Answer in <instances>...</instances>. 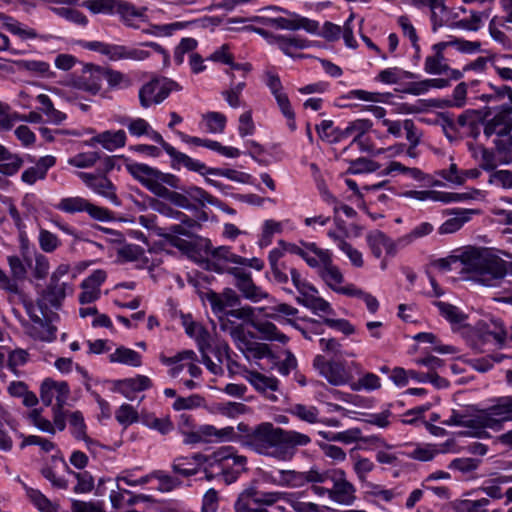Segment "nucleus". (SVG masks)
I'll list each match as a JSON object with an SVG mask.
<instances>
[{
  "label": "nucleus",
  "instance_id": "052dcab7",
  "mask_svg": "<svg viewBox=\"0 0 512 512\" xmlns=\"http://www.w3.org/2000/svg\"><path fill=\"white\" fill-rule=\"evenodd\" d=\"M434 227L428 222H422L417 225L410 233L399 238V244H411L416 239L425 237L432 233Z\"/></svg>",
  "mask_w": 512,
  "mask_h": 512
},
{
  "label": "nucleus",
  "instance_id": "e433bc0d",
  "mask_svg": "<svg viewBox=\"0 0 512 512\" xmlns=\"http://www.w3.org/2000/svg\"><path fill=\"white\" fill-rule=\"evenodd\" d=\"M142 423L150 429L158 431L162 435L169 434L174 429L170 416L157 417L152 413H144L141 416Z\"/></svg>",
  "mask_w": 512,
  "mask_h": 512
},
{
  "label": "nucleus",
  "instance_id": "a878e982",
  "mask_svg": "<svg viewBox=\"0 0 512 512\" xmlns=\"http://www.w3.org/2000/svg\"><path fill=\"white\" fill-rule=\"evenodd\" d=\"M147 11L146 7L137 8L130 2L124 0H117L115 13L118 14L126 26L132 28H138V26L134 23V20L137 18L145 17V12Z\"/></svg>",
  "mask_w": 512,
  "mask_h": 512
},
{
  "label": "nucleus",
  "instance_id": "09e8293b",
  "mask_svg": "<svg viewBox=\"0 0 512 512\" xmlns=\"http://www.w3.org/2000/svg\"><path fill=\"white\" fill-rule=\"evenodd\" d=\"M450 67L446 63L444 55H429L425 59L424 71L432 75H442L448 73Z\"/></svg>",
  "mask_w": 512,
  "mask_h": 512
},
{
  "label": "nucleus",
  "instance_id": "603ef678",
  "mask_svg": "<svg viewBox=\"0 0 512 512\" xmlns=\"http://www.w3.org/2000/svg\"><path fill=\"white\" fill-rule=\"evenodd\" d=\"M435 305L438 307L440 314L452 324H461L467 318L459 308L452 304L437 301L435 302Z\"/></svg>",
  "mask_w": 512,
  "mask_h": 512
},
{
  "label": "nucleus",
  "instance_id": "2f4dec72",
  "mask_svg": "<svg viewBox=\"0 0 512 512\" xmlns=\"http://www.w3.org/2000/svg\"><path fill=\"white\" fill-rule=\"evenodd\" d=\"M270 43L276 44L286 55L293 56L294 50L304 49L309 46V41L299 36H271Z\"/></svg>",
  "mask_w": 512,
  "mask_h": 512
},
{
  "label": "nucleus",
  "instance_id": "69168bd1",
  "mask_svg": "<svg viewBox=\"0 0 512 512\" xmlns=\"http://www.w3.org/2000/svg\"><path fill=\"white\" fill-rule=\"evenodd\" d=\"M380 165L367 158H358L351 161L348 171L352 174H360L366 172H374L379 169Z\"/></svg>",
  "mask_w": 512,
  "mask_h": 512
},
{
  "label": "nucleus",
  "instance_id": "f8f14e48",
  "mask_svg": "<svg viewBox=\"0 0 512 512\" xmlns=\"http://www.w3.org/2000/svg\"><path fill=\"white\" fill-rule=\"evenodd\" d=\"M313 367L333 386L350 384L353 375L346 367L345 362L327 360L323 355H316Z\"/></svg>",
  "mask_w": 512,
  "mask_h": 512
},
{
  "label": "nucleus",
  "instance_id": "423d86ee",
  "mask_svg": "<svg viewBox=\"0 0 512 512\" xmlns=\"http://www.w3.org/2000/svg\"><path fill=\"white\" fill-rule=\"evenodd\" d=\"M182 87L168 78H153L139 89V102L142 108L162 103L172 91H180Z\"/></svg>",
  "mask_w": 512,
  "mask_h": 512
},
{
  "label": "nucleus",
  "instance_id": "774afa93",
  "mask_svg": "<svg viewBox=\"0 0 512 512\" xmlns=\"http://www.w3.org/2000/svg\"><path fill=\"white\" fill-rule=\"evenodd\" d=\"M72 512H105L103 502H85L81 500H73L71 505Z\"/></svg>",
  "mask_w": 512,
  "mask_h": 512
},
{
  "label": "nucleus",
  "instance_id": "bf43d9fd",
  "mask_svg": "<svg viewBox=\"0 0 512 512\" xmlns=\"http://www.w3.org/2000/svg\"><path fill=\"white\" fill-rule=\"evenodd\" d=\"M350 98H356L368 102L390 103L391 93L368 92L365 90H352Z\"/></svg>",
  "mask_w": 512,
  "mask_h": 512
},
{
  "label": "nucleus",
  "instance_id": "c9c22d12",
  "mask_svg": "<svg viewBox=\"0 0 512 512\" xmlns=\"http://www.w3.org/2000/svg\"><path fill=\"white\" fill-rule=\"evenodd\" d=\"M246 379L259 392L278 390L279 381L275 377H268L257 371H249Z\"/></svg>",
  "mask_w": 512,
  "mask_h": 512
},
{
  "label": "nucleus",
  "instance_id": "4d7b16f0",
  "mask_svg": "<svg viewBox=\"0 0 512 512\" xmlns=\"http://www.w3.org/2000/svg\"><path fill=\"white\" fill-rule=\"evenodd\" d=\"M101 158V153L97 151L83 152L69 158L68 163L77 168H89Z\"/></svg>",
  "mask_w": 512,
  "mask_h": 512
},
{
  "label": "nucleus",
  "instance_id": "39448f33",
  "mask_svg": "<svg viewBox=\"0 0 512 512\" xmlns=\"http://www.w3.org/2000/svg\"><path fill=\"white\" fill-rule=\"evenodd\" d=\"M80 45L84 49L106 56L110 61H144L150 57L149 51L126 45L110 44L102 41H81Z\"/></svg>",
  "mask_w": 512,
  "mask_h": 512
},
{
  "label": "nucleus",
  "instance_id": "473e14b6",
  "mask_svg": "<svg viewBox=\"0 0 512 512\" xmlns=\"http://www.w3.org/2000/svg\"><path fill=\"white\" fill-rule=\"evenodd\" d=\"M185 332L197 342L200 352H204L211 347V336L209 332L199 323L184 320Z\"/></svg>",
  "mask_w": 512,
  "mask_h": 512
},
{
  "label": "nucleus",
  "instance_id": "ddd939ff",
  "mask_svg": "<svg viewBox=\"0 0 512 512\" xmlns=\"http://www.w3.org/2000/svg\"><path fill=\"white\" fill-rule=\"evenodd\" d=\"M104 79V66L87 63L83 66L80 74H73L69 84L92 96L97 95L102 88Z\"/></svg>",
  "mask_w": 512,
  "mask_h": 512
},
{
  "label": "nucleus",
  "instance_id": "13d9d810",
  "mask_svg": "<svg viewBox=\"0 0 512 512\" xmlns=\"http://www.w3.org/2000/svg\"><path fill=\"white\" fill-rule=\"evenodd\" d=\"M151 476L152 479L159 481L157 489L161 492H170L181 484L177 477L170 476L161 470L153 471Z\"/></svg>",
  "mask_w": 512,
  "mask_h": 512
},
{
  "label": "nucleus",
  "instance_id": "49530a36",
  "mask_svg": "<svg viewBox=\"0 0 512 512\" xmlns=\"http://www.w3.org/2000/svg\"><path fill=\"white\" fill-rule=\"evenodd\" d=\"M202 121L207 132L218 134L225 130L227 118L220 112H207L202 116Z\"/></svg>",
  "mask_w": 512,
  "mask_h": 512
},
{
  "label": "nucleus",
  "instance_id": "0eeeda50",
  "mask_svg": "<svg viewBox=\"0 0 512 512\" xmlns=\"http://www.w3.org/2000/svg\"><path fill=\"white\" fill-rule=\"evenodd\" d=\"M319 476L321 480L317 483L332 484L331 487V500L341 504H351L355 500V487L346 479V473L342 469H331L320 471Z\"/></svg>",
  "mask_w": 512,
  "mask_h": 512
},
{
  "label": "nucleus",
  "instance_id": "e2e57ef3",
  "mask_svg": "<svg viewBox=\"0 0 512 512\" xmlns=\"http://www.w3.org/2000/svg\"><path fill=\"white\" fill-rule=\"evenodd\" d=\"M69 424L71 433L76 439H86V425L83 414L80 411H74L70 414Z\"/></svg>",
  "mask_w": 512,
  "mask_h": 512
},
{
  "label": "nucleus",
  "instance_id": "4c0bfd02",
  "mask_svg": "<svg viewBox=\"0 0 512 512\" xmlns=\"http://www.w3.org/2000/svg\"><path fill=\"white\" fill-rule=\"evenodd\" d=\"M504 30H512V27L510 26V23L508 21V16L493 17L489 23V33L495 41L503 45H506L509 43V38L504 32Z\"/></svg>",
  "mask_w": 512,
  "mask_h": 512
},
{
  "label": "nucleus",
  "instance_id": "7c9ffc66",
  "mask_svg": "<svg viewBox=\"0 0 512 512\" xmlns=\"http://www.w3.org/2000/svg\"><path fill=\"white\" fill-rule=\"evenodd\" d=\"M283 255V251L277 248L272 249L268 255L273 278L279 284H286L289 280L287 274L288 265L285 262H280Z\"/></svg>",
  "mask_w": 512,
  "mask_h": 512
},
{
  "label": "nucleus",
  "instance_id": "1a4fd4ad",
  "mask_svg": "<svg viewBox=\"0 0 512 512\" xmlns=\"http://www.w3.org/2000/svg\"><path fill=\"white\" fill-rule=\"evenodd\" d=\"M512 421V395L495 398L493 404L478 414L479 426L498 430Z\"/></svg>",
  "mask_w": 512,
  "mask_h": 512
},
{
  "label": "nucleus",
  "instance_id": "58836bf2",
  "mask_svg": "<svg viewBox=\"0 0 512 512\" xmlns=\"http://www.w3.org/2000/svg\"><path fill=\"white\" fill-rule=\"evenodd\" d=\"M109 361L139 367L141 365V355L132 349L121 346L109 355Z\"/></svg>",
  "mask_w": 512,
  "mask_h": 512
},
{
  "label": "nucleus",
  "instance_id": "72a5a7b5",
  "mask_svg": "<svg viewBox=\"0 0 512 512\" xmlns=\"http://www.w3.org/2000/svg\"><path fill=\"white\" fill-rule=\"evenodd\" d=\"M203 442L232 441L235 438V430L232 426L221 429L213 425H202L199 427Z\"/></svg>",
  "mask_w": 512,
  "mask_h": 512
},
{
  "label": "nucleus",
  "instance_id": "4be33fe9",
  "mask_svg": "<svg viewBox=\"0 0 512 512\" xmlns=\"http://www.w3.org/2000/svg\"><path fill=\"white\" fill-rule=\"evenodd\" d=\"M411 4L417 9L430 13L433 31L444 24L447 15L444 0H411Z\"/></svg>",
  "mask_w": 512,
  "mask_h": 512
},
{
  "label": "nucleus",
  "instance_id": "de8ad7c7",
  "mask_svg": "<svg viewBox=\"0 0 512 512\" xmlns=\"http://www.w3.org/2000/svg\"><path fill=\"white\" fill-rule=\"evenodd\" d=\"M26 494L34 506L41 512H57V506L54 505L39 490L26 487Z\"/></svg>",
  "mask_w": 512,
  "mask_h": 512
},
{
  "label": "nucleus",
  "instance_id": "3c124183",
  "mask_svg": "<svg viewBox=\"0 0 512 512\" xmlns=\"http://www.w3.org/2000/svg\"><path fill=\"white\" fill-rule=\"evenodd\" d=\"M397 23L400 26L403 35L410 40L411 45L415 50L416 56L419 57V54H420V46L418 43L419 38H418L416 29L413 26L411 20L409 19L408 16L401 15L398 17Z\"/></svg>",
  "mask_w": 512,
  "mask_h": 512
},
{
  "label": "nucleus",
  "instance_id": "338daca9",
  "mask_svg": "<svg viewBox=\"0 0 512 512\" xmlns=\"http://www.w3.org/2000/svg\"><path fill=\"white\" fill-rule=\"evenodd\" d=\"M488 183L504 189L512 188V172L510 170H493Z\"/></svg>",
  "mask_w": 512,
  "mask_h": 512
},
{
  "label": "nucleus",
  "instance_id": "a18cd8bd",
  "mask_svg": "<svg viewBox=\"0 0 512 512\" xmlns=\"http://www.w3.org/2000/svg\"><path fill=\"white\" fill-rule=\"evenodd\" d=\"M255 329L261 334V337L269 341H278L280 343H286L288 337L281 333L275 324L269 321L258 322L254 324Z\"/></svg>",
  "mask_w": 512,
  "mask_h": 512
},
{
  "label": "nucleus",
  "instance_id": "20e7f679",
  "mask_svg": "<svg viewBox=\"0 0 512 512\" xmlns=\"http://www.w3.org/2000/svg\"><path fill=\"white\" fill-rule=\"evenodd\" d=\"M209 465L222 475L226 484L235 482L246 470L247 458L239 455L232 446L221 447L208 458Z\"/></svg>",
  "mask_w": 512,
  "mask_h": 512
},
{
  "label": "nucleus",
  "instance_id": "c756f323",
  "mask_svg": "<svg viewBox=\"0 0 512 512\" xmlns=\"http://www.w3.org/2000/svg\"><path fill=\"white\" fill-rule=\"evenodd\" d=\"M91 141L101 144L108 151H114L125 146L126 133L124 130L104 131L94 136Z\"/></svg>",
  "mask_w": 512,
  "mask_h": 512
},
{
  "label": "nucleus",
  "instance_id": "9d476101",
  "mask_svg": "<svg viewBox=\"0 0 512 512\" xmlns=\"http://www.w3.org/2000/svg\"><path fill=\"white\" fill-rule=\"evenodd\" d=\"M507 341L512 342V325L506 330L500 320H492L490 324L479 328L473 348L479 352H485L486 344L492 343L497 348H502Z\"/></svg>",
  "mask_w": 512,
  "mask_h": 512
},
{
  "label": "nucleus",
  "instance_id": "b1692460",
  "mask_svg": "<svg viewBox=\"0 0 512 512\" xmlns=\"http://www.w3.org/2000/svg\"><path fill=\"white\" fill-rule=\"evenodd\" d=\"M477 210L473 209H454L451 210L448 218L440 227L438 232L440 234H451L460 230L465 223L471 220L472 215L477 214Z\"/></svg>",
  "mask_w": 512,
  "mask_h": 512
},
{
  "label": "nucleus",
  "instance_id": "393cba45",
  "mask_svg": "<svg viewBox=\"0 0 512 512\" xmlns=\"http://www.w3.org/2000/svg\"><path fill=\"white\" fill-rule=\"evenodd\" d=\"M42 316L35 318L32 325L28 328V334L36 340L51 342L56 338V327L46 319L45 313Z\"/></svg>",
  "mask_w": 512,
  "mask_h": 512
},
{
  "label": "nucleus",
  "instance_id": "c85d7f7f",
  "mask_svg": "<svg viewBox=\"0 0 512 512\" xmlns=\"http://www.w3.org/2000/svg\"><path fill=\"white\" fill-rule=\"evenodd\" d=\"M172 159L173 167L183 166L190 171L198 172L202 175L208 174L209 168L199 160L193 159L185 153L177 151L174 147L170 148L169 154Z\"/></svg>",
  "mask_w": 512,
  "mask_h": 512
},
{
  "label": "nucleus",
  "instance_id": "864d4df0",
  "mask_svg": "<svg viewBox=\"0 0 512 512\" xmlns=\"http://www.w3.org/2000/svg\"><path fill=\"white\" fill-rule=\"evenodd\" d=\"M50 10L55 15L77 25L85 26L88 23L87 17L77 9L71 7H50Z\"/></svg>",
  "mask_w": 512,
  "mask_h": 512
},
{
  "label": "nucleus",
  "instance_id": "dca6fc26",
  "mask_svg": "<svg viewBox=\"0 0 512 512\" xmlns=\"http://www.w3.org/2000/svg\"><path fill=\"white\" fill-rule=\"evenodd\" d=\"M490 87V93H485L480 96L482 101L492 104L485 113V117H488L492 111L507 110L508 108L511 109L512 112V88L505 84H491Z\"/></svg>",
  "mask_w": 512,
  "mask_h": 512
},
{
  "label": "nucleus",
  "instance_id": "5fc2aeb1",
  "mask_svg": "<svg viewBox=\"0 0 512 512\" xmlns=\"http://www.w3.org/2000/svg\"><path fill=\"white\" fill-rule=\"evenodd\" d=\"M350 387L353 391L376 390L381 387L380 378L374 373L367 372L358 381L351 382Z\"/></svg>",
  "mask_w": 512,
  "mask_h": 512
},
{
  "label": "nucleus",
  "instance_id": "8fccbe9b",
  "mask_svg": "<svg viewBox=\"0 0 512 512\" xmlns=\"http://www.w3.org/2000/svg\"><path fill=\"white\" fill-rule=\"evenodd\" d=\"M62 461L65 462L63 459H62ZM64 464L66 466V471L69 474H72L77 479V485L74 487L75 493H78V494L89 493L93 490L94 478L92 477V475L89 472H87V471L75 472V471H72L67 466L66 463H64Z\"/></svg>",
  "mask_w": 512,
  "mask_h": 512
},
{
  "label": "nucleus",
  "instance_id": "cd10ccee",
  "mask_svg": "<svg viewBox=\"0 0 512 512\" xmlns=\"http://www.w3.org/2000/svg\"><path fill=\"white\" fill-rule=\"evenodd\" d=\"M151 386V380L144 375H138L135 378H129L117 381L116 390L128 399H133L132 394L148 389Z\"/></svg>",
  "mask_w": 512,
  "mask_h": 512
},
{
  "label": "nucleus",
  "instance_id": "412c9836",
  "mask_svg": "<svg viewBox=\"0 0 512 512\" xmlns=\"http://www.w3.org/2000/svg\"><path fill=\"white\" fill-rule=\"evenodd\" d=\"M281 474V487H302L306 483H317V480H321L319 476V470L311 468L305 472H299L295 470H280Z\"/></svg>",
  "mask_w": 512,
  "mask_h": 512
},
{
  "label": "nucleus",
  "instance_id": "a211bd4d",
  "mask_svg": "<svg viewBox=\"0 0 512 512\" xmlns=\"http://www.w3.org/2000/svg\"><path fill=\"white\" fill-rule=\"evenodd\" d=\"M297 291L299 293L296 297L297 303L312 310L313 313L322 312L329 315L334 314V310L330 303L318 296V290L310 283L300 289H297Z\"/></svg>",
  "mask_w": 512,
  "mask_h": 512
},
{
  "label": "nucleus",
  "instance_id": "f03ea898",
  "mask_svg": "<svg viewBox=\"0 0 512 512\" xmlns=\"http://www.w3.org/2000/svg\"><path fill=\"white\" fill-rule=\"evenodd\" d=\"M206 268L219 274L227 273L234 277V284L242 293L243 297L252 301L259 302L267 299L269 294L257 286L251 277L250 272L239 267V263H244L243 257L232 252L228 246L213 247L208 241L205 246Z\"/></svg>",
  "mask_w": 512,
  "mask_h": 512
},
{
  "label": "nucleus",
  "instance_id": "0e129e2a",
  "mask_svg": "<svg viewBox=\"0 0 512 512\" xmlns=\"http://www.w3.org/2000/svg\"><path fill=\"white\" fill-rule=\"evenodd\" d=\"M204 403V398L198 394H193L188 397H178L173 403L172 407L176 411L191 410L201 407Z\"/></svg>",
  "mask_w": 512,
  "mask_h": 512
},
{
  "label": "nucleus",
  "instance_id": "6e6d98bb",
  "mask_svg": "<svg viewBox=\"0 0 512 512\" xmlns=\"http://www.w3.org/2000/svg\"><path fill=\"white\" fill-rule=\"evenodd\" d=\"M117 0H86L82 6L90 10L94 14H114Z\"/></svg>",
  "mask_w": 512,
  "mask_h": 512
},
{
  "label": "nucleus",
  "instance_id": "37998d69",
  "mask_svg": "<svg viewBox=\"0 0 512 512\" xmlns=\"http://www.w3.org/2000/svg\"><path fill=\"white\" fill-rule=\"evenodd\" d=\"M289 413L301 421L307 422L309 424H315L320 421L319 410L315 406H308L297 403L289 408Z\"/></svg>",
  "mask_w": 512,
  "mask_h": 512
},
{
  "label": "nucleus",
  "instance_id": "5701e85b",
  "mask_svg": "<svg viewBox=\"0 0 512 512\" xmlns=\"http://www.w3.org/2000/svg\"><path fill=\"white\" fill-rule=\"evenodd\" d=\"M230 334L232 338L238 343L240 348H242L241 345H243L245 349L253 353L254 357L261 359L273 356L267 344L247 341L244 334V329L241 325L232 328Z\"/></svg>",
  "mask_w": 512,
  "mask_h": 512
},
{
  "label": "nucleus",
  "instance_id": "a19ab883",
  "mask_svg": "<svg viewBox=\"0 0 512 512\" xmlns=\"http://www.w3.org/2000/svg\"><path fill=\"white\" fill-rule=\"evenodd\" d=\"M496 151L499 155L500 164H510L512 162V135L511 132L498 136L493 140Z\"/></svg>",
  "mask_w": 512,
  "mask_h": 512
},
{
  "label": "nucleus",
  "instance_id": "c03bdc74",
  "mask_svg": "<svg viewBox=\"0 0 512 512\" xmlns=\"http://www.w3.org/2000/svg\"><path fill=\"white\" fill-rule=\"evenodd\" d=\"M439 449L436 445H416L412 450L400 452L402 456L418 460V461H431L438 453Z\"/></svg>",
  "mask_w": 512,
  "mask_h": 512
},
{
  "label": "nucleus",
  "instance_id": "aec40b11",
  "mask_svg": "<svg viewBox=\"0 0 512 512\" xmlns=\"http://www.w3.org/2000/svg\"><path fill=\"white\" fill-rule=\"evenodd\" d=\"M322 254L323 267L320 270L319 276L334 292L341 294V289L344 286V277L339 268L333 264L331 252H320Z\"/></svg>",
  "mask_w": 512,
  "mask_h": 512
},
{
  "label": "nucleus",
  "instance_id": "6ab92c4d",
  "mask_svg": "<svg viewBox=\"0 0 512 512\" xmlns=\"http://www.w3.org/2000/svg\"><path fill=\"white\" fill-rule=\"evenodd\" d=\"M494 115L484 122L483 133L487 138L502 136L512 131L511 109L494 111Z\"/></svg>",
  "mask_w": 512,
  "mask_h": 512
},
{
  "label": "nucleus",
  "instance_id": "2eb2a0df",
  "mask_svg": "<svg viewBox=\"0 0 512 512\" xmlns=\"http://www.w3.org/2000/svg\"><path fill=\"white\" fill-rule=\"evenodd\" d=\"M70 395V388L65 381H55L51 378H46L40 387V398L45 406H50L53 399L56 400V405L64 406Z\"/></svg>",
  "mask_w": 512,
  "mask_h": 512
},
{
  "label": "nucleus",
  "instance_id": "ea45409f",
  "mask_svg": "<svg viewBox=\"0 0 512 512\" xmlns=\"http://www.w3.org/2000/svg\"><path fill=\"white\" fill-rule=\"evenodd\" d=\"M20 70L31 72L44 78H52L55 73L50 69V65L41 60H20L17 62Z\"/></svg>",
  "mask_w": 512,
  "mask_h": 512
},
{
  "label": "nucleus",
  "instance_id": "bb28decb",
  "mask_svg": "<svg viewBox=\"0 0 512 512\" xmlns=\"http://www.w3.org/2000/svg\"><path fill=\"white\" fill-rule=\"evenodd\" d=\"M203 455L197 453L191 457H177L172 464L174 473L182 477H190L198 473Z\"/></svg>",
  "mask_w": 512,
  "mask_h": 512
},
{
  "label": "nucleus",
  "instance_id": "79ce46f5",
  "mask_svg": "<svg viewBox=\"0 0 512 512\" xmlns=\"http://www.w3.org/2000/svg\"><path fill=\"white\" fill-rule=\"evenodd\" d=\"M104 79L110 89H127L132 85V80L121 71L104 67Z\"/></svg>",
  "mask_w": 512,
  "mask_h": 512
},
{
  "label": "nucleus",
  "instance_id": "f704fd0d",
  "mask_svg": "<svg viewBox=\"0 0 512 512\" xmlns=\"http://www.w3.org/2000/svg\"><path fill=\"white\" fill-rule=\"evenodd\" d=\"M127 171L134 179L139 181L146 188L157 178L158 170L146 164L129 163L126 165Z\"/></svg>",
  "mask_w": 512,
  "mask_h": 512
},
{
  "label": "nucleus",
  "instance_id": "f3484780",
  "mask_svg": "<svg viewBox=\"0 0 512 512\" xmlns=\"http://www.w3.org/2000/svg\"><path fill=\"white\" fill-rule=\"evenodd\" d=\"M66 284L60 283L57 280V274H52L50 283L43 290L41 296L37 300V305L41 310V314L44 315V311L49 307L59 308L61 302L64 300L66 293Z\"/></svg>",
  "mask_w": 512,
  "mask_h": 512
},
{
  "label": "nucleus",
  "instance_id": "6e6552de",
  "mask_svg": "<svg viewBox=\"0 0 512 512\" xmlns=\"http://www.w3.org/2000/svg\"><path fill=\"white\" fill-rule=\"evenodd\" d=\"M285 494L282 492H263L251 486L243 490L235 504V512H269L264 508H253L252 504L259 506H272L277 503Z\"/></svg>",
  "mask_w": 512,
  "mask_h": 512
},
{
  "label": "nucleus",
  "instance_id": "f257e3e1",
  "mask_svg": "<svg viewBox=\"0 0 512 512\" xmlns=\"http://www.w3.org/2000/svg\"><path fill=\"white\" fill-rule=\"evenodd\" d=\"M237 431L232 441H238L260 455L280 461L292 460L298 447L311 443L307 434L275 427L271 422H262L255 427L241 422L237 425Z\"/></svg>",
  "mask_w": 512,
  "mask_h": 512
},
{
  "label": "nucleus",
  "instance_id": "9b49d317",
  "mask_svg": "<svg viewBox=\"0 0 512 512\" xmlns=\"http://www.w3.org/2000/svg\"><path fill=\"white\" fill-rule=\"evenodd\" d=\"M55 208L69 214L87 212L91 218L102 222H107L113 219V215L110 210L97 206L80 196L62 198L55 205Z\"/></svg>",
  "mask_w": 512,
  "mask_h": 512
},
{
  "label": "nucleus",
  "instance_id": "680f3d73",
  "mask_svg": "<svg viewBox=\"0 0 512 512\" xmlns=\"http://www.w3.org/2000/svg\"><path fill=\"white\" fill-rule=\"evenodd\" d=\"M283 230L281 222L269 219L263 224L262 235L260 239V246H268L274 234H279Z\"/></svg>",
  "mask_w": 512,
  "mask_h": 512
},
{
  "label": "nucleus",
  "instance_id": "7ed1b4c3",
  "mask_svg": "<svg viewBox=\"0 0 512 512\" xmlns=\"http://www.w3.org/2000/svg\"><path fill=\"white\" fill-rule=\"evenodd\" d=\"M462 270L470 278L487 287L501 284L505 276L512 274V263L506 262L485 248H470L461 255Z\"/></svg>",
  "mask_w": 512,
  "mask_h": 512
},
{
  "label": "nucleus",
  "instance_id": "4468645a",
  "mask_svg": "<svg viewBox=\"0 0 512 512\" xmlns=\"http://www.w3.org/2000/svg\"><path fill=\"white\" fill-rule=\"evenodd\" d=\"M77 175L83 181V183L94 193L108 199L116 206L121 204L116 193V186L104 173L93 174L87 172H78Z\"/></svg>",
  "mask_w": 512,
  "mask_h": 512
}]
</instances>
